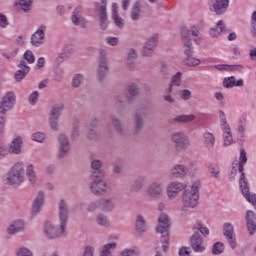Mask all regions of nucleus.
I'll list each match as a JSON object with an SVG mask.
<instances>
[{
	"label": "nucleus",
	"instance_id": "c756f323",
	"mask_svg": "<svg viewBox=\"0 0 256 256\" xmlns=\"http://www.w3.org/2000/svg\"><path fill=\"white\" fill-rule=\"evenodd\" d=\"M73 25L81 27L82 29H87V20L81 16L79 10H75L71 17Z\"/></svg>",
	"mask_w": 256,
	"mask_h": 256
},
{
	"label": "nucleus",
	"instance_id": "49530a36",
	"mask_svg": "<svg viewBox=\"0 0 256 256\" xmlns=\"http://www.w3.org/2000/svg\"><path fill=\"white\" fill-rule=\"evenodd\" d=\"M33 5V0H19V6L22 11L27 13V11H31V7Z\"/></svg>",
	"mask_w": 256,
	"mask_h": 256
},
{
	"label": "nucleus",
	"instance_id": "ddd939ff",
	"mask_svg": "<svg viewBox=\"0 0 256 256\" xmlns=\"http://www.w3.org/2000/svg\"><path fill=\"white\" fill-rule=\"evenodd\" d=\"M230 0H209L208 6L216 15H225L229 9Z\"/></svg>",
	"mask_w": 256,
	"mask_h": 256
},
{
	"label": "nucleus",
	"instance_id": "4be33fe9",
	"mask_svg": "<svg viewBox=\"0 0 256 256\" xmlns=\"http://www.w3.org/2000/svg\"><path fill=\"white\" fill-rule=\"evenodd\" d=\"M190 245L195 253H203V251H205V247H203V237L197 231L191 236Z\"/></svg>",
	"mask_w": 256,
	"mask_h": 256
},
{
	"label": "nucleus",
	"instance_id": "2eb2a0df",
	"mask_svg": "<svg viewBox=\"0 0 256 256\" xmlns=\"http://www.w3.org/2000/svg\"><path fill=\"white\" fill-rule=\"evenodd\" d=\"M15 103H17V96H15V92H7L0 102V113H5V111H9V109H13V107H15Z\"/></svg>",
	"mask_w": 256,
	"mask_h": 256
},
{
	"label": "nucleus",
	"instance_id": "a211bd4d",
	"mask_svg": "<svg viewBox=\"0 0 256 256\" xmlns=\"http://www.w3.org/2000/svg\"><path fill=\"white\" fill-rule=\"evenodd\" d=\"M187 189V184H183L181 182H171L167 187V197L171 201L177 198V195L181 193V191Z\"/></svg>",
	"mask_w": 256,
	"mask_h": 256
},
{
	"label": "nucleus",
	"instance_id": "aec40b11",
	"mask_svg": "<svg viewBox=\"0 0 256 256\" xmlns=\"http://www.w3.org/2000/svg\"><path fill=\"white\" fill-rule=\"evenodd\" d=\"M224 237H226L231 249H237V239L232 223H225L223 227Z\"/></svg>",
	"mask_w": 256,
	"mask_h": 256
},
{
	"label": "nucleus",
	"instance_id": "4468645a",
	"mask_svg": "<svg viewBox=\"0 0 256 256\" xmlns=\"http://www.w3.org/2000/svg\"><path fill=\"white\" fill-rule=\"evenodd\" d=\"M47 31V25H40L38 29L31 35L30 43L33 47H41L45 44V32Z\"/></svg>",
	"mask_w": 256,
	"mask_h": 256
},
{
	"label": "nucleus",
	"instance_id": "e2e57ef3",
	"mask_svg": "<svg viewBox=\"0 0 256 256\" xmlns=\"http://www.w3.org/2000/svg\"><path fill=\"white\" fill-rule=\"evenodd\" d=\"M245 121H247L246 118H240V121H239L240 125L238 126L237 131L241 137H243V133H245V127H246Z\"/></svg>",
	"mask_w": 256,
	"mask_h": 256
},
{
	"label": "nucleus",
	"instance_id": "0e129e2a",
	"mask_svg": "<svg viewBox=\"0 0 256 256\" xmlns=\"http://www.w3.org/2000/svg\"><path fill=\"white\" fill-rule=\"evenodd\" d=\"M155 53V50L153 48H149L148 46H143L142 48V55L143 57H151Z\"/></svg>",
	"mask_w": 256,
	"mask_h": 256
},
{
	"label": "nucleus",
	"instance_id": "423d86ee",
	"mask_svg": "<svg viewBox=\"0 0 256 256\" xmlns=\"http://www.w3.org/2000/svg\"><path fill=\"white\" fill-rule=\"evenodd\" d=\"M170 141L173 143L177 153H183V151H187V149L191 147V139H189L187 134L181 131L173 132L170 136Z\"/></svg>",
	"mask_w": 256,
	"mask_h": 256
},
{
	"label": "nucleus",
	"instance_id": "20e7f679",
	"mask_svg": "<svg viewBox=\"0 0 256 256\" xmlns=\"http://www.w3.org/2000/svg\"><path fill=\"white\" fill-rule=\"evenodd\" d=\"M158 223L159 225L156 228V233L161 235L162 249L164 253H167V251H169V229L171 227L169 216L165 213L160 214Z\"/></svg>",
	"mask_w": 256,
	"mask_h": 256
},
{
	"label": "nucleus",
	"instance_id": "37998d69",
	"mask_svg": "<svg viewBox=\"0 0 256 256\" xmlns=\"http://www.w3.org/2000/svg\"><path fill=\"white\" fill-rule=\"evenodd\" d=\"M194 231H200L201 235L203 237H207L209 235V228H207L205 225L196 222L193 226Z\"/></svg>",
	"mask_w": 256,
	"mask_h": 256
},
{
	"label": "nucleus",
	"instance_id": "a18cd8bd",
	"mask_svg": "<svg viewBox=\"0 0 256 256\" xmlns=\"http://www.w3.org/2000/svg\"><path fill=\"white\" fill-rule=\"evenodd\" d=\"M225 251V244L222 242H216L212 247V254L213 255H221Z\"/></svg>",
	"mask_w": 256,
	"mask_h": 256
},
{
	"label": "nucleus",
	"instance_id": "473e14b6",
	"mask_svg": "<svg viewBox=\"0 0 256 256\" xmlns=\"http://www.w3.org/2000/svg\"><path fill=\"white\" fill-rule=\"evenodd\" d=\"M204 137V147L208 149V151H213L215 147V136L211 132H205L203 134Z\"/></svg>",
	"mask_w": 256,
	"mask_h": 256
},
{
	"label": "nucleus",
	"instance_id": "3c124183",
	"mask_svg": "<svg viewBox=\"0 0 256 256\" xmlns=\"http://www.w3.org/2000/svg\"><path fill=\"white\" fill-rule=\"evenodd\" d=\"M182 77L183 74L181 72H177L172 76L170 84L174 85L175 87H181Z\"/></svg>",
	"mask_w": 256,
	"mask_h": 256
},
{
	"label": "nucleus",
	"instance_id": "f704fd0d",
	"mask_svg": "<svg viewBox=\"0 0 256 256\" xmlns=\"http://www.w3.org/2000/svg\"><path fill=\"white\" fill-rule=\"evenodd\" d=\"M130 17L132 21H139L141 17V1H136L132 5V9L130 12Z\"/></svg>",
	"mask_w": 256,
	"mask_h": 256
},
{
	"label": "nucleus",
	"instance_id": "c85d7f7f",
	"mask_svg": "<svg viewBox=\"0 0 256 256\" xmlns=\"http://www.w3.org/2000/svg\"><path fill=\"white\" fill-rule=\"evenodd\" d=\"M25 229V222L23 220H16L11 223V225L7 228L8 235H15L17 233H21Z\"/></svg>",
	"mask_w": 256,
	"mask_h": 256
},
{
	"label": "nucleus",
	"instance_id": "b1692460",
	"mask_svg": "<svg viewBox=\"0 0 256 256\" xmlns=\"http://www.w3.org/2000/svg\"><path fill=\"white\" fill-rule=\"evenodd\" d=\"M43 205H45V193H43V191H39L36 198L34 199L33 206H32L33 217H37V215L41 213V209H43Z\"/></svg>",
	"mask_w": 256,
	"mask_h": 256
},
{
	"label": "nucleus",
	"instance_id": "cd10ccee",
	"mask_svg": "<svg viewBox=\"0 0 256 256\" xmlns=\"http://www.w3.org/2000/svg\"><path fill=\"white\" fill-rule=\"evenodd\" d=\"M145 176H138L129 187L130 193H141L145 187Z\"/></svg>",
	"mask_w": 256,
	"mask_h": 256
},
{
	"label": "nucleus",
	"instance_id": "338daca9",
	"mask_svg": "<svg viewBox=\"0 0 256 256\" xmlns=\"http://www.w3.org/2000/svg\"><path fill=\"white\" fill-rule=\"evenodd\" d=\"M191 251H189V248L183 246L179 249V256H190Z\"/></svg>",
	"mask_w": 256,
	"mask_h": 256
},
{
	"label": "nucleus",
	"instance_id": "2f4dec72",
	"mask_svg": "<svg viewBox=\"0 0 256 256\" xmlns=\"http://www.w3.org/2000/svg\"><path fill=\"white\" fill-rule=\"evenodd\" d=\"M110 121L114 131L118 135H125V128L123 127V123H121V119L112 115L110 116Z\"/></svg>",
	"mask_w": 256,
	"mask_h": 256
},
{
	"label": "nucleus",
	"instance_id": "dca6fc26",
	"mask_svg": "<svg viewBox=\"0 0 256 256\" xmlns=\"http://www.w3.org/2000/svg\"><path fill=\"white\" fill-rule=\"evenodd\" d=\"M99 55L100 61L97 69V77L99 81H103V78L107 77V71H109V67H107V51L100 49Z\"/></svg>",
	"mask_w": 256,
	"mask_h": 256
},
{
	"label": "nucleus",
	"instance_id": "5fc2aeb1",
	"mask_svg": "<svg viewBox=\"0 0 256 256\" xmlns=\"http://www.w3.org/2000/svg\"><path fill=\"white\" fill-rule=\"evenodd\" d=\"M48 123L52 131H58L59 130V118H53L49 116Z\"/></svg>",
	"mask_w": 256,
	"mask_h": 256
},
{
	"label": "nucleus",
	"instance_id": "c9c22d12",
	"mask_svg": "<svg viewBox=\"0 0 256 256\" xmlns=\"http://www.w3.org/2000/svg\"><path fill=\"white\" fill-rule=\"evenodd\" d=\"M64 109H65V105L63 103L55 104L50 111L49 117H52L54 119H59Z\"/></svg>",
	"mask_w": 256,
	"mask_h": 256
},
{
	"label": "nucleus",
	"instance_id": "9d476101",
	"mask_svg": "<svg viewBox=\"0 0 256 256\" xmlns=\"http://www.w3.org/2000/svg\"><path fill=\"white\" fill-rule=\"evenodd\" d=\"M95 11L99 14V25L103 31L109 27V18L107 17V1L102 0L101 3L95 4Z\"/></svg>",
	"mask_w": 256,
	"mask_h": 256
},
{
	"label": "nucleus",
	"instance_id": "9b49d317",
	"mask_svg": "<svg viewBox=\"0 0 256 256\" xmlns=\"http://www.w3.org/2000/svg\"><path fill=\"white\" fill-rule=\"evenodd\" d=\"M191 171H197L196 165H191V168L183 165V164H176L170 169V175L174 177V179H184L187 177Z\"/></svg>",
	"mask_w": 256,
	"mask_h": 256
},
{
	"label": "nucleus",
	"instance_id": "f8f14e48",
	"mask_svg": "<svg viewBox=\"0 0 256 256\" xmlns=\"http://www.w3.org/2000/svg\"><path fill=\"white\" fill-rule=\"evenodd\" d=\"M220 123L224 136V145L229 147V145L233 143V135L231 134V127H229V124L227 123V117L223 111H220Z\"/></svg>",
	"mask_w": 256,
	"mask_h": 256
},
{
	"label": "nucleus",
	"instance_id": "ea45409f",
	"mask_svg": "<svg viewBox=\"0 0 256 256\" xmlns=\"http://www.w3.org/2000/svg\"><path fill=\"white\" fill-rule=\"evenodd\" d=\"M157 43H159V35L158 34H153L148 38L144 46L149 47L150 49H154L157 47Z\"/></svg>",
	"mask_w": 256,
	"mask_h": 256
},
{
	"label": "nucleus",
	"instance_id": "6e6d98bb",
	"mask_svg": "<svg viewBox=\"0 0 256 256\" xmlns=\"http://www.w3.org/2000/svg\"><path fill=\"white\" fill-rule=\"evenodd\" d=\"M16 256H33V252L29 248L20 247L17 250Z\"/></svg>",
	"mask_w": 256,
	"mask_h": 256
},
{
	"label": "nucleus",
	"instance_id": "72a5a7b5",
	"mask_svg": "<svg viewBox=\"0 0 256 256\" xmlns=\"http://www.w3.org/2000/svg\"><path fill=\"white\" fill-rule=\"evenodd\" d=\"M26 177L31 185L37 183V172L35 171V166L33 164H29L26 167Z\"/></svg>",
	"mask_w": 256,
	"mask_h": 256
},
{
	"label": "nucleus",
	"instance_id": "79ce46f5",
	"mask_svg": "<svg viewBox=\"0 0 256 256\" xmlns=\"http://www.w3.org/2000/svg\"><path fill=\"white\" fill-rule=\"evenodd\" d=\"M96 223L100 227H109V218L103 213H100L96 216Z\"/></svg>",
	"mask_w": 256,
	"mask_h": 256
},
{
	"label": "nucleus",
	"instance_id": "58836bf2",
	"mask_svg": "<svg viewBox=\"0 0 256 256\" xmlns=\"http://www.w3.org/2000/svg\"><path fill=\"white\" fill-rule=\"evenodd\" d=\"M85 81V75L83 74H75L72 78L71 86L73 89H79L81 87V83Z\"/></svg>",
	"mask_w": 256,
	"mask_h": 256
},
{
	"label": "nucleus",
	"instance_id": "bf43d9fd",
	"mask_svg": "<svg viewBox=\"0 0 256 256\" xmlns=\"http://www.w3.org/2000/svg\"><path fill=\"white\" fill-rule=\"evenodd\" d=\"M128 93L130 97H137L139 95V88L135 84H132L128 87Z\"/></svg>",
	"mask_w": 256,
	"mask_h": 256
},
{
	"label": "nucleus",
	"instance_id": "4c0bfd02",
	"mask_svg": "<svg viewBox=\"0 0 256 256\" xmlns=\"http://www.w3.org/2000/svg\"><path fill=\"white\" fill-rule=\"evenodd\" d=\"M136 229L140 233H145V231H147V222L145 221V218L141 215H138L136 218Z\"/></svg>",
	"mask_w": 256,
	"mask_h": 256
},
{
	"label": "nucleus",
	"instance_id": "8fccbe9b",
	"mask_svg": "<svg viewBox=\"0 0 256 256\" xmlns=\"http://www.w3.org/2000/svg\"><path fill=\"white\" fill-rule=\"evenodd\" d=\"M193 43L191 41H185L184 42V53L186 57H193Z\"/></svg>",
	"mask_w": 256,
	"mask_h": 256
},
{
	"label": "nucleus",
	"instance_id": "de8ad7c7",
	"mask_svg": "<svg viewBox=\"0 0 256 256\" xmlns=\"http://www.w3.org/2000/svg\"><path fill=\"white\" fill-rule=\"evenodd\" d=\"M209 171L211 177L216 179V181H219V175H221V169L217 165H210L209 166Z\"/></svg>",
	"mask_w": 256,
	"mask_h": 256
},
{
	"label": "nucleus",
	"instance_id": "f257e3e1",
	"mask_svg": "<svg viewBox=\"0 0 256 256\" xmlns=\"http://www.w3.org/2000/svg\"><path fill=\"white\" fill-rule=\"evenodd\" d=\"M153 111L151 104L142 103L136 108V112L133 114L132 133L133 135H139L143 129H145V119Z\"/></svg>",
	"mask_w": 256,
	"mask_h": 256
},
{
	"label": "nucleus",
	"instance_id": "7ed1b4c3",
	"mask_svg": "<svg viewBox=\"0 0 256 256\" xmlns=\"http://www.w3.org/2000/svg\"><path fill=\"white\" fill-rule=\"evenodd\" d=\"M199 191L201 180L193 181L191 186L182 193V205L185 209H196L199 206Z\"/></svg>",
	"mask_w": 256,
	"mask_h": 256
},
{
	"label": "nucleus",
	"instance_id": "09e8293b",
	"mask_svg": "<svg viewBox=\"0 0 256 256\" xmlns=\"http://www.w3.org/2000/svg\"><path fill=\"white\" fill-rule=\"evenodd\" d=\"M121 256H139L141 255V250L139 248H130V249H125L120 253Z\"/></svg>",
	"mask_w": 256,
	"mask_h": 256
},
{
	"label": "nucleus",
	"instance_id": "393cba45",
	"mask_svg": "<svg viewBox=\"0 0 256 256\" xmlns=\"http://www.w3.org/2000/svg\"><path fill=\"white\" fill-rule=\"evenodd\" d=\"M246 225L249 235H255L256 232V214L252 210L246 212Z\"/></svg>",
	"mask_w": 256,
	"mask_h": 256
},
{
	"label": "nucleus",
	"instance_id": "f03ea898",
	"mask_svg": "<svg viewBox=\"0 0 256 256\" xmlns=\"http://www.w3.org/2000/svg\"><path fill=\"white\" fill-rule=\"evenodd\" d=\"M25 181V165L23 162L15 163L10 171L3 177V183L5 185H10L17 189V187H21Z\"/></svg>",
	"mask_w": 256,
	"mask_h": 256
},
{
	"label": "nucleus",
	"instance_id": "c03bdc74",
	"mask_svg": "<svg viewBox=\"0 0 256 256\" xmlns=\"http://www.w3.org/2000/svg\"><path fill=\"white\" fill-rule=\"evenodd\" d=\"M112 19H113L114 25L118 29H124V27H125V19L120 17L119 14H112Z\"/></svg>",
	"mask_w": 256,
	"mask_h": 256
},
{
	"label": "nucleus",
	"instance_id": "4d7b16f0",
	"mask_svg": "<svg viewBox=\"0 0 256 256\" xmlns=\"http://www.w3.org/2000/svg\"><path fill=\"white\" fill-rule=\"evenodd\" d=\"M190 36H191V31L188 30L187 27L182 28L181 37H182L183 43H185V41H191Z\"/></svg>",
	"mask_w": 256,
	"mask_h": 256
},
{
	"label": "nucleus",
	"instance_id": "1a4fd4ad",
	"mask_svg": "<svg viewBox=\"0 0 256 256\" xmlns=\"http://www.w3.org/2000/svg\"><path fill=\"white\" fill-rule=\"evenodd\" d=\"M90 191L92 195L96 197H103L109 190V185L103 180V178H91Z\"/></svg>",
	"mask_w": 256,
	"mask_h": 256
},
{
	"label": "nucleus",
	"instance_id": "052dcab7",
	"mask_svg": "<svg viewBox=\"0 0 256 256\" xmlns=\"http://www.w3.org/2000/svg\"><path fill=\"white\" fill-rule=\"evenodd\" d=\"M37 101H39V91H34L29 96V103L30 105H37Z\"/></svg>",
	"mask_w": 256,
	"mask_h": 256
},
{
	"label": "nucleus",
	"instance_id": "39448f33",
	"mask_svg": "<svg viewBox=\"0 0 256 256\" xmlns=\"http://www.w3.org/2000/svg\"><path fill=\"white\" fill-rule=\"evenodd\" d=\"M115 207H117L115 198H101L88 204L87 212L95 213V211L99 209L102 213H112V211L115 210Z\"/></svg>",
	"mask_w": 256,
	"mask_h": 256
},
{
	"label": "nucleus",
	"instance_id": "7c9ffc66",
	"mask_svg": "<svg viewBox=\"0 0 256 256\" xmlns=\"http://www.w3.org/2000/svg\"><path fill=\"white\" fill-rule=\"evenodd\" d=\"M229 29H227V25L223 20H219L216 24V28L210 29V35L211 37H219L221 36V33H227Z\"/></svg>",
	"mask_w": 256,
	"mask_h": 256
},
{
	"label": "nucleus",
	"instance_id": "864d4df0",
	"mask_svg": "<svg viewBox=\"0 0 256 256\" xmlns=\"http://www.w3.org/2000/svg\"><path fill=\"white\" fill-rule=\"evenodd\" d=\"M24 61H27L30 65L35 63V54H33V51L27 50L23 55Z\"/></svg>",
	"mask_w": 256,
	"mask_h": 256
},
{
	"label": "nucleus",
	"instance_id": "412c9836",
	"mask_svg": "<svg viewBox=\"0 0 256 256\" xmlns=\"http://www.w3.org/2000/svg\"><path fill=\"white\" fill-rule=\"evenodd\" d=\"M163 183L156 181L151 183L147 188V195H149L152 199H159L163 197Z\"/></svg>",
	"mask_w": 256,
	"mask_h": 256
},
{
	"label": "nucleus",
	"instance_id": "603ef678",
	"mask_svg": "<svg viewBox=\"0 0 256 256\" xmlns=\"http://www.w3.org/2000/svg\"><path fill=\"white\" fill-rule=\"evenodd\" d=\"M46 135L43 132H35L32 134L31 139L32 141H36V143H43L46 139Z\"/></svg>",
	"mask_w": 256,
	"mask_h": 256
},
{
	"label": "nucleus",
	"instance_id": "6ab92c4d",
	"mask_svg": "<svg viewBox=\"0 0 256 256\" xmlns=\"http://www.w3.org/2000/svg\"><path fill=\"white\" fill-rule=\"evenodd\" d=\"M58 218L59 223L67 227V222L69 221V204L63 199L58 203Z\"/></svg>",
	"mask_w": 256,
	"mask_h": 256
},
{
	"label": "nucleus",
	"instance_id": "0eeeda50",
	"mask_svg": "<svg viewBox=\"0 0 256 256\" xmlns=\"http://www.w3.org/2000/svg\"><path fill=\"white\" fill-rule=\"evenodd\" d=\"M43 231L47 239H59V237H63V235H65L67 226L63 223H60L59 227H57L55 224L46 221L44 222Z\"/></svg>",
	"mask_w": 256,
	"mask_h": 256
},
{
	"label": "nucleus",
	"instance_id": "e433bc0d",
	"mask_svg": "<svg viewBox=\"0 0 256 256\" xmlns=\"http://www.w3.org/2000/svg\"><path fill=\"white\" fill-rule=\"evenodd\" d=\"M174 123H191V121H195L194 114H181L172 119Z\"/></svg>",
	"mask_w": 256,
	"mask_h": 256
},
{
	"label": "nucleus",
	"instance_id": "13d9d810",
	"mask_svg": "<svg viewBox=\"0 0 256 256\" xmlns=\"http://www.w3.org/2000/svg\"><path fill=\"white\" fill-rule=\"evenodd\" d=\"M112 171L113 173H116V175H121L123 172V166L121 165V162H114L112 164Z\"/></svg>",
	"mask_w": 256,
	"mask_h": 256
},
{
	"label": "nucleus",
	"instance_id": "69168bd1",
	"mask_svg": "<svg viewBox=\"0 0 256 256\" xmlns=\"http://www.w3.org/2000/svg\"><path fill=\"white\" fill-rule=\"evenodd\" d=\"M106 43L108 45H111L112 47H115L119 44V38L113 37V36H108V37H106Z\"/></svg>",
	"mask_w": 256,
	"mask_h": 256
},
{
	"label": "nucleus",
	"instance_id": "5701e85b",
	"mask_svg": "<svg viewBox=\"0 0 256 256\" xmlns=\"http://www.w3.org/2000/svg\"><path fill=\"white\" fill-rule=\"evenodd\" d=\"M18 71H16L14 75L15 81L20 83V81H23L27 75H29V72L31 71V67L27 65V62L25 60H21L20 63L18 64Z\"/></svg>",
	"mask_w": 256,
	"mask_h": 256
},
{
	"label": "nucleus",
	"instance_id": "680f3d73",
	"mask_svg": "<svg viewBox=\"0 0 256 256\" xmlns=\"http://www.w3.org/2000/svg\"><path fill=\"white\" fill-rule=\"evenodd\" d=\"M191 95L193 94L188 89H184L180 91V97L181 99H183V101H189V99H191Z\"/></svg>",
	"mask_w": 256,
	"mask_h": 256
},
{
	"label": "nucleus",
	"instance_id": "6e6552de",
	"mask_svg": "<svg viewBox=\"0 0 256 256\" xmlns=\"http://www.w3.org/2000/svg\"><path fill=\"white\" fill-rule=\"evenodd\" d=\"M58 151L56 154V158L59 161L66 159L69 155V151H71V143L69 142V137L65 134H58Z\"/></svg>",
	"mask_w": 256,
	"mask_h": 256
},
{
	"label": "nucleus",
	"instance_id": "bb28decb",
	"mask_svg": "<svg viewBox=\"0 0 256 256\" xmlns=\"http://www.w3.org/2000/svg\"><path fill=\"white\" fill-rule=\"evenodd\" d=\"M223 87L225 89H233V87H243L245 82L243 79H239L238 81L235 79V76L225 77L222 82Z\"/></svg>",
	"mask_w": 256,
	"mask_h": 256
},
{
	"label": "nucleus",
	"instance_id": "f3484780",
	"mask_svg": "<svg viewBox=\"0 0 256 256\" xmlns=\"http://www.w3.org/2000/svg\"><path fill=\"white\" fill-rule=\"evenodd\" d=\"M91 179H103L105 171L103 170V161L100 159H93L90 163Z\"/></svg>",
	"mask_w": 256,
	"mask_h": 256
},
{
	"label": "nucleus",
	"instance_id": "a878e982",
	"mask_svg": "<svg viewBox=\"0 0 256 256\" xmlns=\"http://www.w3.org/2000/svg\"><path fill=\"white\" fill-rule=\"evenodd\" d=\"M22 147H23V138H21V136H18L14 140H12V142L10 143L8 152H10L12 155H21Z\"/></svg>",
	"mask_w": 256,
	"mask_h": 256
},
{
	"label": "nucleus",
	"instance_id": "774afa93",
	"mask_svg": "<svg viewBox=\"0 0 256 256\" xmlns=\"http://www.w3.org/2000/svg\"><path fill=\"white\" fill-rule=\"evenodd\" d=\"M95 253V249L91 246H86L84 250L83 256H93Z\"/></svg>",
	"mask_w": 256,
	"mask_h": 256
},
{
	"label": "nucleus",
	"instance_id": "a19ab883",
	"mask_svg": "<svg viewBox=\"0 0 256 256\" xmlns=\"http://www.w3.org/2000/svg\"><path fill=\"white\" fill-rule=\"evenodd\" d=\"M183 63L187 67H199V65H201V60L193 58V56H188L183 60Z\"/></svg>",
	"mask_w": 256,
	"mask_h": 256
}]
</instances>
